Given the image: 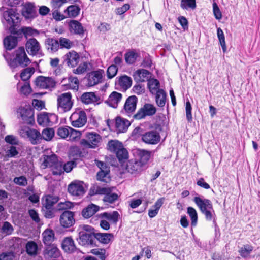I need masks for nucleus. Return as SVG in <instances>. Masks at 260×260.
<instances>
[{"label": "nucleus", "mask_w": 260, "mask_h": 260, "mask_svg": "<svg viewBox=\"0 0 260 260\" xmlns=\"http://www.w3.org/2000/svg\"><path fill=\"white\" fill-rule=\"evenodd\" d=\"M71 99L72 95L70 92L64 93L59 96L57 98L58 110L61 113L70 110L73 105Z\"/></svg>", "instance_id": "obj_5"}, {"label": "nucleus", "mask_w": 260, "mask_h": 260, "mask_svg": "<svg viewBox=\"0 0 260 260\" xmlns=\"http://www.w3.org/2000/svg\"><path fill=\"white\" fill-rule=\"evenodd\" d=\"M69 83L65 86L70 89L78 90L79 87V80L76 77L70 76L68 78Z\"/></svg>", "instance_id": "obj_52"}, {"label": "nucleus", "mask_w": 260, "mask_h": 260, "mask_svg": "<svg viewBox=\"0 0 260 260\" xmlns=\"http://www.w3.org/2000/svg\"><path fill=\"white\" fill-rule=\"evenodd\" d=\"M3 18L5 21H2L3 23L11 34L16 35L21 39L24 36L27 40L29 37L36 36L39 35V31L31 27H22L18 29L21 22L20 15L17 12L16 9H8L3 13Z\"/></svg>", "instance_id": "obj_1"}, {"label": "nucleus", "mask_w": 260, "mask_h": 260, "mask_svg": "<svg viewBox=\"0 0 260 260\" xmlns=\"http://www.w3.org/2000/svg\"><path fill=\"white\" fill-rule=\"evenodd\" d=\"M20 38L16 35L8 36L3 40L4 45L7 50H11L14 48Z\"/></svg>", "instance_id": "obj_24"}, {"label": "nucleus", "mask_w": 260, "mask_h": 260, "mask_svg": "<svg viewBox=\"0 0 260 260\" xmlns=\"http://www.w3.org/2000/svg\"><path fill=\"white\" fill-rule=\"evenodd\" d=\"M45 258H59L61 257V252L56 245L52 244L47 245L43 251Z\"/></svg>", "instance_id": "obj_17"}, {"label": "nucleus", "mask_w": 260, "mask_h": 260, "mask_svg": "<svg viewBox=\"0 0 260 260\" xmlns=\"http://www.w3.org/2000/svg\"><path fill=\"white\" fill-rule=\"evenodd\" d=\"M43 241L44 244L46 246L52 245L51 243L54 240V232L49 229L45 230L42 233Z\"/></svg>", "instance_id": "obj_32"}, {"label": "nucleus", "mask_w": 260, "mask_h": 260, "mask_svg": "<svg viewBox=\"0 0 260 260\" xmlns=\"http://www.w3.org/2000/svg\"><path fill=\"white\" fill-rule=\"evenodd\" d=\"M34 72L35 69L33 67L26 68L22 71L20 74V77L23 81H27L30 79Z\"/></svg>", "instance_id": "obj_49"}, {"label": "nucleus", "mask_w": 260, "mask_h": 260, "mask_svg": "<svg viewBox=\"0 0 260 260\" xmlns=\"http://www.w3.org/2000/svg\"><path fill=\"white\" fill-rule=\"evenodd\" d=\"M37 122L39 125L43 126H50L48 113L43 112L38 115Z\"/></svg>", "instance_id": "obj_44"}, {"label": "nucleus", "mask_w": 260, "mask_h": 260, "mask_svg": "<svg viewBox=\"0 0 260 260\" xmlns=\"http://www.w3.org/2000/svg\"><path fill=\"white\" fill-rule=\"evenodd\" d=\"M138 103V98L135 95H132L128 97L121 110V112L125 113L128 116H131L136 110Z\"/></svg>", "instance_id": "obj_11"}, {"label": "nucleus", "mask_w": 260, "mask_h": 260, "mask_svg": "<svg viewBox=\"0 0 260 260\" xmlns=\"http://www.w3.org/2000/svg\"><path fill=\"white\" fill-rule=\"evenodd\" d=\"M142 141L146 144L155 145L160 140L159 133L155 130H151L142 135Z\"/></svg>", "instance_id": "obj_14"}, {"label": "nucleus", "mask_w": 260, "mask_h": 260, "mask_svg": "<svg viewBox=\"0 0 260 260\" xmlns=\"http://www.w3.org/2000/svg\"><path fill=\"white\" fill-rule=\"evenodd\" d=\"M112 191V188L110 187H101L95 185L90 188L89 194L91 196L96 194L106 196V194L111 193Z\"/></svg>", "instance_id": "obj_29"}, {"label": "nucleus", "mask_w": 260, "mask_h": 260, "mask_svg": "<svg viewBox=\"0 0 260 260\" xmlns=\"http://www.w3.org/2000/svg\"><path fill=\"white\" fill-rule=\"evenodd\" d=\"M17 112L23 123L31 125L34 124V110L30 106L26 105L25 107H20Z\"/></svg>", "instance_id": "obj_8"}, {"label": "nucleus", "mask_w": 260, "mask_h": 260, "mask_svg": "<svg viewBox=\"0 0 260 260\" xmlns=\"http://www.w3.org/2000/svg\"><path fill=\"white\" fill-rule=\"evenodd\" d=\"M78 237L77 241L78 244L85 247L96 246L95 232L94 228L89 225H81L78 229Z\"/></svg>", "instance_id": "obj_2"}, {"label": "nucleus", "mask_w": 260, "mask_h": 260, "mask_svg": "<svg viewBox=\"0 0 260 260\" xmlns=\"http://www.w3.org/2000/svg\"><path fill=\"white\" fill-rule=\"evenodd\" d=\"M54 136V131L52 128H46L44 129L41 134V140L44 139L46 141H50Z\"/></svg>", "instance_id": "obj_50"}, {"label": "nucleus", "mask_w": 260, "mask_h": 260, "mask_svg": "<svg viewBox=\"0 0 260 260\" xmlns=\"http://www.w3.org/2000/svg\"><path fill=\"white\" fill-rule=\"evenodd\" d=\"M80 10L79 6L72 5L67 7L64 10V13H67L69 17L75 18L79 15Z\"/></svg>", "instance_id": "obj_41"}, {"label": "nucleus", "mask_w": 260, "mask_h": 260, "mask_svg": "<svg viewBox=\"0 0 260 260\" xmlns=\"http://www.w3.org/2000/svg\"><path fill=\"white\" fill-rule=\"evenodd\" d=\"M72 125L75 127H81L87 122V116L85 112L80 109H77L72 114L70 117Z\"/></svg>", "instance_id": "obj_7"}, {"label": "nucleus", "mask_w": 260, "mask_h": 260, "mask_svg": "<svg viewBox=\"0 0 260 260\" xmlns=\"http://www.w3.org/2000/svg\"><path fill=\"white\" fill-rule=\"evenodd\" d=\"M187 213L191 219V226H196L198 221V214L195 209L191 207H188L187 208Z\"/></svg>", "instance_id": "obj_48"}, {"label": "nucleus", "mask_w": 260, "mask_h": 260, "mask_svg": "<svg viewBox=\"0 0 260 260\" xmlns=\"http://www.w3.org/2000/svg\"><path fill=\"white\" fill-rule=\"evenodd\" d=\"M119 162L122 166L127 161L128 158V153L127 150L124 148L123 145L115 153Z\"/></svg>", "instance_id": "obj_40"}, {"label": "nucleus", "mask_w": 260, "mask_h": 260, "mask_svg": "<svg viewBox=\"0 0 260 260\" xmlns=\"http://www.w3.org/2000/svg\"><path fill=\"white\" fill-rule=\"evenodd\" d=\"M100 100L94 92H85L81 96V101L85 104L97 102Z\"/></svg>", "instance_id": "obj_31"}, {"label": "nucleus", "mask_w": 260, "mask_h": 260, "mask_svg": "<svg viewBox=\"0 0 260 260\" xmlns=\"http://www.w3.org/2000/svg\"><path fill=\"white\" fill-rule=\"evenodd\" d=\"M42 166L44 168H50L53 175H60L62 173V162L59 161L58 156L55 154L50 155H43Z\"/></svg>", "instance_id": "obj_3"}, {"label": "nucleus", "mask_w": 260, "mask_h": 260, "mask_svg": "<svg viewBox=\"0 0 260 260\" xmlns=\"http://www.w3.org/2000/svg\"><path fill=\"white\" fill-rule=\"evenodd\" d=\"M201 213L205 215V218L207 220L211 221L213 220V223L216 224V221L214 218L215 214L213 207L212 209H206L205 210L201 212Z\"/></svg>", "instance_id": "obj_55"}, {"label": "nucleus", "mask_w": 260, "mask_h": 260, "mask_svg": "<svg viewBox=\"0 0 260 260\" xmlns=\"http://www.w3.org/2000/svg\"><path fill=\"white\" fill-rule=\"evenodd\" d=\"M1 230L2 233L6 235H10L13 233L14 229L10 223L8 221H5L2 225Z\"/></svg>", "instance_id": "obj_57"}, {"label": "nucleus", "mask_w": 260, "mask_h": 260, "mask_svg": "<svg viewBox=\"0 0 260 260\" xmlns=\"http://www.w3.org/2000/svg\"><path fill=\"white\" fill-rule=\"evenodd\" d=\"M21 131L22 135L26 136L32 144H38L41 142V134L39 131L28 127H24Z\"/></svg>", "instance_id": "obj_10"}, {"label": "nucleus", "mask_w": 260, "mask_h": 260, "mask_svg": "<svg viewBox=\"0 0 260 260\" xmlns=\"http://www.w3.org/2000/svg\"><path fill=\"white\" fill-rule=\"evenodd\" d=\"M253 250V247L250 245H243L239 250L240 255L244 258H246Z\"/></svg>", "instance_id": "obj_47"}, {"label": "nucleus", "mask_w": 260, "mask_h": 260, "mask_svg": "<svg viewBox=\"0 0 260 260\" xmlns=\"http://www.w3.org/2000/svg\"><path fill=\"white\" fill-rule=\"evenodd\" d=\"M139 54L133 49L127 51L124 54V59L126 64L131 65L134 64L137 58L139 56Z\"/></svg>", "instance_id": "obj_37"}, {"label": "nucleus", "mask_w": 260, "mask_h": 260, "mask_svg": "<svg viewBox=\"0 0 260 260\" xmlns=\"http://www.w3.org/2000/svg\"><path fill=\"white\" fill-rule=\"evenodd\" d=\"M122 146L123 144L119 141L111 140L107 144V149L110 151L116 153Z\"/></svg>", "instance_id": "obj_43"}, {"label": "nucleus", "mask_w": 260, "mask_h": 260, "mask_svg": "<svg viewBox=\"0 0 260 260\" xmlns=\"http://www.w3.org/2000/svg\"><path fill=\"white\" fill-rule=\"evenodd\" d=\"M25 48L27 53L30 55L38 56L39 57L44 55L39 42L33 37L29 38L26 41Z\"/></svg>", "instance_id": "obj_6"}, {"label": "nucleus", "mask_w": 260, "mask_h": 260, "mask_svg": "<svg viewBox=\"0 0 260 260\" xmlns=\"http://www.w3.org/2000/svg\"><path fill=\"white\" fill-rule=\"evenodd\" d=\"M13 181L15 183L20 186H25L27 185V179L24 176L15 177Z\"/></svg>", "instance_id": "obj_64"}, {"label": "nucleus", "mask_w": 260, "mask_h": 260, "mask_svg": "<svg viewBox=\"0 0 260 260\" xmlns=\"http://www.w3.org/2000/svg\"><path fill=\"white\" fill-rule=\"evenodd\" d=\"M99 217L101 219H107L113 223H116L118 221L119 214L116 211L111 213L104 212L99 214Z\"/></svg>", "instance_id": "obj_33"}, {"label": "nucleus", "mask_w": 260, "mask_h": 260, "mask_svg": "<svg viewBox=\"0 0 260 260\" xmlns=\"http://www.w3.org/2000/svg\"><path fill=\"white\" fill-rule=\"evenodd\" d=\"M68 156L70 159L75 161L83 157V154L80 148L77 146H73L69 150Z\"/></svg>", "instance_id": "obj_36"}, {"label": "nucleus", "mask_w": 260, "mask_h": 260, "mask_svg": "<svg viewBox=\"0 0 260 260\" xmlns=\"http://www.w3.org/2000/svg\"><path fill=\"white\" fill-rule=\"evenodd\" d=\"M193 201L198 207L201 212L206 209H212L213 205L212 202L209 199L204 198L203 197L201 198L199 196H196L194 197Z\"/></svg>", "instance_id": "obj_20"}, {"label": "nucleus", "mask_w": 260, "mask_h": 260, "mask_svg": "<svg viewBox=\"0 0 260 260\" xmlns=\"http://www.w3.org/2000/svg\"><path fill=\"white\" fill-rule=\"evenodd\" d=\"M69 27L71 33L79 35L84 34V29L82 24L77 20H71L69 23Z\"/></svg>", "instance_id": "obj_26"}, {"label": "nucleus", "mask_w": 260, "mask_h": 260, "mask_svg": "<svg viewBox=\"0 0 260 260\" xmlns=\"http://www.w3.org/2000/svg\"><path fill=\"white\" fill-rule=\"evenodd\" d=\"M21 11L22 15L26 19L32 18L36 17L35 5L32 3H26Z\"/></svg>", "instance_id": "obj_27"}, {"label": "nucleus", "mask_w": 260, "mask_h": 260, "mask_svg": "<svg viewBox=\"0 0 260 260\" xmlns=\"http://www.w3.org/2000/svg\"><path fill=\"white\" fill-rule=\"evenodd\" d=\"M63 63L67 64L69 67H75L79 63L80 56L75 51H71L67 52L62 57Z\"/></svg>", "instance_id": "obj_15"}, {"label": "nucleus", "mask_w": 260, "mask_h": 260, "mask_svg": "<svg viewBox=\"0 0 260 260\" xmlns=\"http://www.w3.org/2000/svg\"><path fill=\"white\" fill-rule=\"evenodd\" d=\"M35 84L37 86L41 88L47 89L54 87L56 83L51 77L39 76L36 79Z\"/></svg>", "instance_id": "obj_16"}, {"label": "nucleus", "mask_w": 260, "mask_h": 260, "mask_svg": "<svg viewBox=\"0 0 260 260\" xmlns=\"http://www.w3.org/2000/svg\"><path fill=\"white\" fill-rule=\"evenodd\" d=\"M217 34L218 40L221 46L223 52H225L226 50V46L225 42V37L222 30L220 28H218L217 29Z\"/></svg>", "instance_id": "obj_53"}, {"label": "nucleus", "mask_w": 260, "mask_h": 260, "mask_svg": "<svg viewBox=\"0 0 260 260\" xmlns=\"http://www.w3.org/2000/svg\"><path fill=\"white\" fill-rule=\"evenodd\" d=\"M58 200V198L54 197L51 195H48L46 197L44 202L43 203V207L46 209L52 208L53 205L56 204Z\"/></svg>", "instance_id": "obj_45"}, {"label": "nucleus", "mask_w": 260, "mask_h": 260, "mask_svg": "<svg viewBox=\"0 0 260 260\" xmlns=\"http://www.w3.org/2000/svg\"><path fill=\"white\" fill-rule=\"evenodd\" d=\"M118 68L116 65H111L107 69V77L109 79H112L114 77H115L117 73Z\"/></svg>", "instance_id": "obj_60"}, {"label": "nucleus", "mask_w": 260, "mask_h": 260, "mask_svg": "<svg viewBox=\"0 0 260 260\" xmlns=\"http://www.w3.org/2000/svg\"><path fill=\"white\" fill-rule=\"evenodd\" d=\"M87 68V62H84L80 64L77 69H74L73 72L76 74H82L86 71Z\"/></svg>", "instance_id": "obj_62"}, {"label": "nucleus", "mask_w": 260, "mask_h": 260, "mask_svg": "<svg viewBox=\"0 0 260 260\" xmlns=\"http://www.w3.org/2000/svg\"><path fill=\"white\" fill-rule=\"evenodd\" d=\"M147 86L150 92L152 94H155L158 89H160L159 88L160 87V83L156 79L152 78L148 80Z\"/></svg>", "instance_id": "obj_42"}, {"label": "nucleus", "mask_w": 260, "mask_h": 260, "mask_svg": "<svg viewBox=\"0 0 260 260\" xmlns=\"http://www.w3.org/2000/svg\"><path fill=\"white\" fill-rule=\"evenodd\" d=\"M70 129V127L67 126L59 127L57 131V135L61 138L65 139L69 137Z\"/></svg>", "instance_id": "obj_58"}, {"label": "nucleus", "mask_w": 260, "mask_h": 260, "mask_svg": "<svg viewBox=\"0 0 260 260\" xmlns=\"http://www.w3.org/2000/svg\"><path fill=\"white\" fill-rule=\"evenodd\" d=\"M74 212L66 210L61 214L59 218L60 225L65 228H70L75 223Z\"/></svg>", "instance_id": "obj_13"}, {"label": "nucleus", "mask_w": 260, "mask_h": 260, "mask_svg": "<svg viewBox=\"0 0 260 260\" xmlns=\"http://www.w3.org/2000/svg\"><path fill=\"white\" fill-rule=\"evenodd\" d=\"M191 110H192V107H191V104L189 101H187L186 102L185 111H186V119L188 122H191L192 121Z\"/></svg>", "instance_id": "obj_61"}, {"label": "nucleus", "mask_w": 260, "mask_h": 260, "mask_svg": "<svg viewBox=\"0 0 260 260\" xmlns=\"http://www.w3.org/2000/svg\"><path fill=\"white\" fill-rule=\"evenodd\" d=\"M26 249L29 255H36L38 250V245L34 241H29L26 245Z\"/></svg>", "instance_id": "obj_51"}, {"label": "nucleus", "mask_w": 260, "mask_h": 260, "mask_svg": "<svg viewBox=\"0 0 260 260\" xmlns=\"http://www.w3.org/2000/svg\"><path fill=\"white\" fill-rule=\"evenodd\" d=\"M99 210V207L93 204L89 205L82 211V215L85 218H89Z\"/></svg>", "instance_id": "obj_30"}, {"label": "nucleus", "mask_w": 260, "mask_h": 260, "mask_svg": "<svg viewBox=\"0 0 260 260\" xmlns=\"http://www.w3.org/2000/svg\"><path fill=\"white\" fill-rule=\"evenodd\" d=\"M60 48L70 49L74 45L73 42L69 39L60 37L58 41Z\"/></svg>", "instance_id": "obj_56"}, {"label": "nucleus", "mask_w": 260, "mask_h": 260, "mask_svg": "<svg viewBox=\"0 0 260 260\" xmlns=\"http://www.w3.org/2000/svg\"><path fill=\"white\" fill-rule=\"evenodd\" d=\"M61 247L63 250L68 253H72L75 252L82 253L78 249L72 237H66L62 242Z\"/></svg>", "instance_id": "obj_19"}, {"label": "nucleus", "mask_w": 260, "mask_h": 260, "mask_svg": "<svg viewBox=\"0 0 260 260\" xmlns=\"http://www.w3.org/2000/svg\"><path fill=\"white\" fill-rule=\"evenodd\" d=\"M44 45L47 50L51 53L57 51L59 48V42L54 38L46 39L44 42Z\"/></svg>", "instance_id": "obj_28"}, {"label": "nucleus", "mask_w": 260, "mask_h": 260, "mask_svg": "<svg viewBox=\"0 0 260 260\" xmlns=\"http://www.w3.org/2000/svg\"><path fill=\"white\" fill-rule=\"evenodd\" d=\"M104 71L100 70L89 73L88 75V85L89 86H93L101 82L103 77Z\"/></svg>", "instance_id": "obj_21"}, {"label": "nucleus", "mask_w": 260, "mask_h": 260, "mask_svg": "<svg viewBox=\"0 0 260 260\" xmlns=\"http://www.w3.org/2000/svg\"><path fill=\"white\" fill-rule=\"evenodd\" d=\"M95 240H97L102 244H107L110 243L111 239L113 238L112 233H101L95 232Z\"/></svg>", "instance_id": "obj_34"}, {"label": "nucleus", "mask_w": 260, "mask_h": 260, "mask_svg": "<svg viewBox=\"0 0 260 260\" xmlns=\"http://www.w3.org/2000/svg\"><path fill=\"white\" fill-rule=\"evenodd\" d=\"M151 74V73L145 69H139L137 70L134 74V77L135 79H137V76L139 78L138 79V80L140 81V79L141 77L143 78H147L148 76Z\"/></svg>", "instance_id": "obj_54"}, {"label": "nucleus", "mask_w": 260, "mask_h": 260, "mask_svg": "<svg viewBox=\"0 0 260 260\" xmlns=\"http://www.w3.org/2000/svg\"><path fill=\"white\" fill-rule=\"evenodd\" d=\"M15 57L8 61L9 65L12 68H16L18 66L21 67H27L31 61L27 56L24 47H20L14 52Z\"/></svg>", "instance_id": "obj_4"}, {"label": "nucleus", "mask_w": 260, "mask_h": 260, "mask_svg": "<svg viewBox=\"0 0 260 260\" xmlns=\"http://www.w3.org/2000/svg\"><path fill=\"white\" fill-rule=\"evenodd\" d=\"M118 196L116 193H108L104 197L103 199L104 202H107L110 204L113 203L118 199Z\"/></svg>", "instance_id": "obj_59"}, {"label": "nucleus", "mask_w": 260, "mask_h": 260, "mask_svg": "<svg viewBox=\"0 0 260 260\" xmlns=\"http://www.w3.org/2000/svg\"><path fill=\"white\" fill-rule=\"evenodd\" d=\"M155 95V101L157 106L159 107L165 106L166 101L167 94L163 89H158Z\"/></svg>", "instance_id": "obj_39"}, {"label": "nucleus", "mask_w": 260, "mask_h": 260, "mask_svg": "<svg viewBox=\"0 0 260 260\" xmlns=\"http://www.w3.org/2000/svg\"><path fill=\"white\" fill-rule=\"evenodd\" d=\"M87 138L89 140L91 148H95L98 147L101 142V137L100 135L93 133H88L86 135Z\"/></svg>", "instance_id": "obj_35"}, {"label": "nucleus", "mask_w": 260, "mask_h": 260, "mask_svg": "<svg viewBox=\"0 0 260 260\" xmlns=\"http://www.w3.org/2000/svg\"><path fill=\"white\" fill-rule=\"evenodd\" d=\"M180 7L183 10H194L197 7L196 0H181Z\"/></svg>", "instance_id": "obj_46"}, {"label": "nucleus", "mask_w": 260, "mask_h": 260, "mask_svg": "<svg viewBox=\"0 0 260 260\" xmlns=\"http://www.w3.org/2000/svg\"><path fill=\"white\" fill-rule=\"evenodd\" d=\"M143 166L137 159H131L126 162L125 169L131 174H136L142 171Z\"/></svg>", "instance_id": "obj_22"}, {"label": "nucleus", "mask_w": 260, "mask_h": 260, "mask_svg": "<svg viewBox=\"0 0 260 260\" xmlns=\"http://www.w3.org/2000/svg\"><path fill=\"white\" fill-rule=\"evenodd\" d=\"M83 182L79 181L72 182L68 187V191L73 196L81 197L85 193V189L83 187Z\"/></svg>", "instance_id": "obj_12"}, {"label": "nucleus", "mask_w": 260, "mask_h": 260, "mask_svg": "<svg viewBox=\"0 0 260 260\" xmlns=\"http://www.w3.org/2000/svg\"><path fill=\"white\" fill-rule=\"evenodd\" d=\"M136 159L143 165L147 164L153 152L142 149H137L135 151Z\"/></svg>", "instance_id": "obj_18"}, {"label": "nucleus", "mask_w": 260, "mask_h": 260, "mask_svg": "<svg viewBox=\"0 0 260 260\" xmlns=\"http://www.w3.org/2000/svg\"><path fill=\"white\" fill-rule=\"evenodd\" d=\"M91 253L98 256L101 260H105L106 258V250L104 249H94L91 250Z\"/></svg>", "instance_id": "obj_63"}, {"label": "nucleus", "mask_w": 260, "mask_h": 260, "mask_svg": "<svg viewBox=\"0 0 260 260\" xmlns=\"http://www.w3.org/2000/svg\"><path fill=\"white\" fill-rule=\"evenodd\" d=\"M132 79L127 75H123L119 77L118 84L124 90H126L132 86Z\"/></svg>", "instance_id": "obj_38"}, {"label": "nucleus", "mask_w": 260, "mask_h": 260, "mask_svg": "<svg viewBox=\"0 0 260 260\" xmlns=\"http://www.w3.org/2000/svg\"><path fill=\"white\" fill-rule=\"evenodd\" d=\"M122 98L121 93L116 91H113L109 96L108 99L105 101L109 106L116 108L118 105Z\"/></svg>", "instance_id": "obj_23"}, {"label": "nucleus", "mask_w": 260, "mask_h": 260, "mask_svg": "<svg viewBox=\"0 0 260 260\" xmlns=\"http://www.w3.org/2000/svg\"><path fill=\"white\" fill-rule=\"evenodd\" d=\"M156 112V109L153 105L146 103L135 114L133 115V118L136 120H140L145 118L146 116H153Z\"/></svg>", "instance_id": "obj_9"}, {"label": "nucleus", "mask_w": 260, "mask_h": 260, "mask_svg": "<svg viewBox=\"0 0 260 260\" xmlns=\"http://www.w3.org/2000/svg\"><path fill=\"white\" fill-rule=\"evenodd\" d=\"M130 125V122L126 119L120 117H117L115 119V126L116 130L120 133L126 132Z\"/></svg>", "instance_id": "obj_25"}]
</instances>
